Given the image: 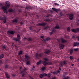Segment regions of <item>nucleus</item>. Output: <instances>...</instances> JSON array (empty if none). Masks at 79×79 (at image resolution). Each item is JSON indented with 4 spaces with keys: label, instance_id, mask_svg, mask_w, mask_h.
<instances>
[{
    "label": "nucleus",
    "instance_id": "obj_64",
    "mask_svg": "<svg viewBox=\"0 0 79 79\" xmlns=\"http://www.w3.org/2000/svg\"><path fill=\"white\" fill-rule=\"evenodd\" d=\"M78 60L79 61V58L78 59Z\"/></svg>",
    "mask_w": 79,
    "mask_h": 79
},
{
    "label": "nucleus",
    "instance_id": "obj_43",
    "mask_svg": "<svg viewBox=\"0 0 79 79\" xmlns=\"http://www.w3.org/2000/svg\"><path fill=\"white\" fill-rule=\"evenodd\" d=\"M46 40H50V38H46Z\"/></svg>",
    "mask_w": 79,
    "mask_h": 79
},
{
    "label": "nucleus",
    "instance_id": "obj_57",
    "mask_svg": "<svg viewBox=\"0 0 79 79\" xmlns=\"http://www.w3.org/2000/svg\"><path fill=\"white\" fill-rule=\"evenodd\" d=\"M49 15H47V17H49Z\"/></svg>",
    "mask_w": 79,
    "mask_h": 79
},
{
    "label": "nucleus",
    "instance_id": "obj_37",
    "mask_svg": "<svg viewBox=\"0 0 79 79\" xmlns=\"http://www.w3.org/2000/svg\"><path fill=\"white\" fill-rule=\"evenodd\" d=\"M44 60L46 61H48V59L46 58H45L44 59Z\"/></svg>",
    "mask_w": 79,
    "mask_h": 79
},
{
    "label": "nucleus",
    "instance_id": "obj_12",
    "mask_svg": "<svg viewBox=\"0 0 79 79\" xmlns=\"http://www.w3.org/2000/svg\"><path fill=\"white\" fill-rule=\"evenodd\" d=\"M63 66V63L62 62H60V67H59V70L61 71V66Z\"/></svg>",
    "mask_w": 79,
    "mask_h": 79
},
{
    "label": "nucleus",
    "instance_id": "obj_1",
    "mask_svg": "<svg viewBox=\"0 0 79 79\" xmlns=\"http://www.w3.org/2000/svg\"><path fill=\"white\" fill-rule=\"evenodd\" d=\"M5 6L2 7V8L3 9L4 13H7V10L6 9L10 6V3L8 1H6L5 2Z\"/></svg>",
    "mask_w": 79,
    "mask_h": 79
},
{
    "label": "nucleus",
    "instance_id": "obj_33",
    "mask_svg": "<svg viewBox=\"0 0 79 79\" xmlns=\"http://www.w3.org/2000/svg\"><path fill=\"white\" fill-rule=\"evenodd\" d=\"M47 76V77H50L51 76V74L49 73L48 74Z\"/></svg>",
    "mask_w": 79,
    "mask_h": 79
},
{
    "label": "nucleus",
    "instance_id": "obj_60",
    "mask_svg": "<svg viewBox=\"0 0 79 79\" xmlns=\"http://www.w3.org/2000/svg\"><path fill=\"white\" fill-rule=\"evenodd\" d=\"M22 67H20V69H22Z\"/></svg>",
    "mask_w": 79,
    "mask_h": 79
},
{
    "label": "nucleus",
    "instance_id": "obj_61",
    "mask_svg": "<svg viewBox=\"0 0 79 79\" xmlns=\"http://www.w3.org/2000/svg\"><path fill=\"white\" fill-rule=\"evenodd\" d=\"M78 40H79V37L78 38Z\"/></svg>",
    "mask_w": 79,
    "mask_h": 79
},
{
    "label": "nucleus",
    "instance_id": "obj_2",
    "mask_svg": "<svg viewBox=\"0 0 79 79\" xmlns=\"http://www.w3.org/2000/svg\"><path fill=\"white\" fill-rule=\"evenodd\" d=\"M19 6L17 5H15L14 6V10L12 9H10L8 10V11L10 13H16V10H15V9H16V8H18Z\"/></svg>",
    "mask_w": 79,
    "mask_h": 79
},
{
    "label": "nucleus",
    "instance_id": "obj_32",
    "mask_svg": "<svg viewBox=\"0 0 79 79\" xmlns=\"http://www.w3.org/2000/svg\"><path fill=\"white\" fill-rule=\"evenodd\" d=\"M40 78H42V77H44V75L42 74H41L40 75Z\"/></svg>",
    "mask_w": 79,
    "mask_h": 79
},
{
    "label": "nucleus",
    "instance_id": "obj_14",
    "mask_svg": "<svg viewBox=\"0 0 79 79\" xmlns=\"http://www.w3.org/2000/svg\"><path fill=\"white\" fill-rule=\"evenodd\" d=\"M69 19H71V20L73 19V15L72 14H70L69 15Z\"/></svg>",
    "mask_w": 79,
    "mask_h": 79
},
{
    "label": "nucleus",
    "instance_id": "obj_23",
    "mask_svg": "<svg viewBox=\"0 0 79 79\" xmlns=\"http://www.w3.org/2000/svg\"><path fill=\"white\" fill-rule=\"evenodd\" d=\"M41 62H42V60H40L39 62H37L36 63L37 65H39L40 64H41Z\"/></svg>",
    "mask_w": 79,
    "mask_h": 79
},
{
    "label": "nucleus",
    "instance_id": "obj_39",
    "mask_svg": "<svg viewBox=\"0 0 79 79\" xmlns=\"http://www.w3.org/2000/svg\"><path fill=\"white\" fill-rule=\"evenodd\" d=\"M69 77H65L64 78V79H69Z\"/></svg>",
    "mask_w": 79,
    "mask_h": 79
},
{
    "label": "nucleus",
    "instance_id": "obj_10",
    "mask_svg": "<svg viewBox=\"0 0 79 79\" xmlns=\"http://www.w3.org/2000/svg\"><path fill=\"white\" fill-rule=\"evenodd\" d=\"M0 20H2L3 21V22L4 23H6V18H5L3 17H1L0 18Z\"/></svg>",
    "mask_w": 79,
    "mask_h": 79
},
{
    "label": "nucleus",
    "instance_id": "obj_7",
    "mask_svg": "<svg viewBox=\"0 0 79 79\" xmlns=\"http://www.w3.org/2000/svg\"><path fill=\"white\" fill-rule=\"evenodd\" d=\"M17 37L18 39L16 38H13V40H16V41H18L19 40L21 39V37H20V35H17Z\"/></svg>",
    "mask_w": 79,
    "mask_h": 79
},
{
    "label": "nucleus",
    "instance_id": "obj_16",
    "mask_svg": "<svg viewBox=\"0 0 79 79\" xmlns=\"http://www.w3.org/2000/svg\"><path fill=\"white\" fill-rule=\"evenodd\" d=\"M64 44H60L59 47L60 48H61V49H63V48H64Z\"/></svg>",
    "mask_w": 79,
    "mask_h": 79
},
{
    "label": "nucleus",
    "instance_id": "obj_35",
    "mask_svg": "<svg viewBox=\"0 0 79 79\" xmlns=\"http://www.w3.org/2000/svg\"><path fill=\"white\" fill-rule=\"evenodd\" d=\"M46 21L48 22H50V21H51V19H47Z\"/></svg>",
    "mask_w": 79,
    "mask_h": 79
},
{
    "label": "nucleus",
    "instance_id": "obj_15",
    "mask_svg": "<svg viewBox=\"0 0 79 79\" xmlns=\"http://www.w3.org/2000/svg\"><path fill=\"white\" fill-rule=\"evenodd\" d=\"M42 62L43 63V64L44 66H46V65H47V64H48L47 62L45 61L44 60L42 61Z\"/></svg>",
    "mask_w": 79,
    "mask_h": 79
},
{
    "label": "nucleus",
    "instance_id": "obj_19",
    "mask_svg": "<svg viewBox=\"0 0 79 79\" xmlns=\"http://www.w3.org/2000/svg\"><path fill=\"white\" fill-rule=\"evenodd\" d=\"M50 52V50H48L47 49H46L45 53H46V54L48 55V53H49Z\"/></svg>",
    "mask_w": 79,
    "mask_h": 79
},
{
    "label": "nucleus",
    "instance_id": "obj_46",
    "mask_svg": "<svg viewBox=\"0 0 79 79\" xmlns=\"http://www.w3.org/2000/svg\"><path fill=\"white\" fill-rule=\"evenodd\" d=\"M34 69L33 68H32L31 70V71H34Z\"/></svg>",
    "mask_w": 79,
    "mask_h": 79
},
{
    "label": "nucleus",
    "instance_id": "obj_31",
    "mask_svg": "<svg viewBox=\"0 0 79 79\" xmlns=\"http://www.w3.org/2000/svg\"><path fill=\"white\" fill-rule=\"evenodd\" d=\"M74 51H78L79 50V48H74Z\"/></svg>",
    "mask_w": 79,
    "mask_h": 79
},
{
    "label": "nucleus",
    "instance_id": "obj_20",
    "mask_svg": "<svg viewBox=\"0 0 79 79\" xmlns=\"http://www.w3.org/2000/svg\"><path fill=\"white\" fill-rule=\"evenodd\" d=\"M60 71L59 70H58L57 72H52V73H53V74H57L58 73H59Z\"/></svg>",
    "mask_w": 79,
    "mask_h": 79
},
{
    "label": "nucleus",
    "instance_id": "obj_13",
    "mask_svg": "<svg viewBox=\"0 0 79 79\" xmlns=\"http://www.w3.org/2000/svg\"><path fill=\"white\" fill-rule=\"evenodd\" d=\"M46 24H47L46 23H40L38 24L39 26H44L46 25Z\"/></svg>",
    "mask_w": 79,
    "mask_h": 79
},
{
    "label": "nucleus",
    "instance_id": "obj_3",
    "mask_svg": "<svg viewBox=\"0 0 79 79\" xmlns=\"http://www.w3.org/2000/svg\"><path fill=\"white\" fill-rule=\"evenodd\" d=\"M59 29V26H58V24H56L55 27L54 28H53L52 29V32H50L49 34L50 35H52V34H53V32H55V31H56L55 29Z\"/></svg>",
    "mask_w": 79,
    "mask_h": 79
},
{
    "label": "nucleus",
    "instance_id": "obj_30",
    "mask_svg": "<svg viewBox=\"0 0 79 79\" xmlns=\"http://www.w3.org/2000/svg\"><path fill=\"white\" fill-rule=\"evenodd\" d=\"M67 31L68 32H70V31H71V30H70V28H69V27H68Z\"/></svg>",
    "mask_w": 79,
    "mask_h": 79
},
{
    "label": "nucleus",
    "instance_id": "obj_55",
    "mask_svg": "<svg viewBox=\"0 0 79 79\" xmlns=\"http://www.w3.org/2000/svg\"><path fill=\"white\" fill-rule=\"evenodd\" d=\"M5 68H8V66L7 65H6Z\"/></svg>",
    "mask_w": 79,
    "mask_h": 79
},
{
    "label": "nucleus",
    "instance_id": "obj_56",
    "mask_svg": "<svg viewBox=\"0 0 79 79\" xmlns=\"http://www.w3.org/2000/svg\"><path fill=\"white\" fill-rule=\"evenodd\" d=\"M2 6V4L1 3H0V6Z\"/></svg>",
    "mask_w": 79,
    "mask_h": 79
},
{
    "label": "nucleus",
    "instance_id": "obj_54",
    "mask_svg": "<svg viewBox=\"0 0 79 79\" xmlns=\"http://www.w3.org/2000/svg\"><path fill=\"white\" fill-rule=\"evenodd\" d=\"M19 12H21V10H19Z\"/></svg>",
    "mask_w": 79,
    "mask_h": 79
},
{
    "label": "nucleus",
    "instance_id": "obj_63",
    "mask_svg": "<svg viewBox=\"0 0 79 79\" xmlns=\"http://www.w3.org/2000/svg\"><path fill=\"white\" fill-rule=\"evenodd\" d=\"M50 64H52V63L50 62Z\"/></svg>",
    "mask_w": 79,
    "mask_h": 79
},
{
    "label": "nucleus",
    "instance_id": "obj_21",
    "mask_svg": "<svg viewBox=\"0 0 79 79\" xmlns=\"http://www.w3.org/2000/svg\"><path fill=\"white\" fill-rule=\"evenodd\" d=\"M79 45V42H75L74 43L73 45L74 47L75 46H77V45Z\"/></svg>",
    "mask_w": 79,
    "mask_h": 79
},
{
    "label": "nucleus",
    "instance_id": "obj_45",
    "mask_svg": "<svg viewBox=\"0 0 79 79\" xmlns=\"http://www.w3.org/2000/svg\"><path fill=\"white\" fill-rule=\"evenodd\" d=\"M48 28V27H45L44 28V29L45 30V29H47Z\"/></svg>",
    "mask_w": 79,
    "mask_h": 79
},
{
    "label": "nucleus",
    "instance_id": "obj_9",
    "mask_svg": "<svg viewBox=\"0 0 79 79\" xmlns=\"http://www.w3.org/2000/svg\"><path fill=\"white\" fill-rule=\"evenodd\" d=\"M72 31L73 32H79V28H77L76 30L72 29Z\"/></svg>",
    "mask_w": 79,
    "mask_h": 79
},
{
    "label": "nucleus",
    "instance_id": "obj_58",
    "mask_svg": "<svg viewBox=\"0 0 79 79\" xmlns=\"http://www.w3.org/2000/svg\"><path fill=\"white\" fill-rule=\"evenodd\" d=\"M12 76H15V74H13L12 75Z\"/></svg>",
    "mask_w": 79,
    "mask_h": 79
},
{
    "label": "nucleus",
    "instance_id": "obj_50",
    "mask_svg": "<svg viewBox=\"0 0 79 79\" xmlns=\"http://www.w3.org/2000/svg\"><path fill=\"white\" fill-rule=\"evenodd\" d=\"M60 15H61V16H63V14H62V13H60Z\"/></svg>",
    "mask_w": 79,
    "mask_h": 79
},
{
    "label": "nucleus",
    "instance_id": "obj_6",
    "mask_svg": "<svg viewBox=\"0 0 79 79\" xmlns=\"http://www.w3.org/2000/svg\"><path fill=\"white\" fill-rule=\"evenodd\" d=\"M57 40L59 42H60L61 40L62 43H65V42H66V40L63 39V38H61V39H57Z\"/></svg>",
    "mask_w": 79,
    "mask_h": 79
},
{
    "label": "nucleus",
    "instance_id": "obj_40",
    "mask_svg": "<svg viewBox=\"0 0 79 79\" xmlns=\"http://www.w3.org/2000/svg\"><path fill=\"white\" fill-rule=\"evenodd\" d=\"M29 6H27V7H26V10H29Z\"/></svg>",
    "mask_w": 79,
    "mask_h": 79
},
{
    "label": "nucleus",
    "instance_id": "obj_24",
    "mask_svg": "<svg viewBox=\"0 0 79 79\" xmlns=\"http://www.w3.org/2000/svg\"><path fill=\"white\" fill-rule=\"evenodd\" d=\"M2 48L4 50H7V49H8V48H6L5 45L2 46Z\"/></svg>",
    "mask_w": 79,
    "mask_h": 79
},
{
    "label": "nucleus",
    "instance_id": "obj_49",
    "mask_svg": "<svg viewBox=\"0 0 79 79\" xmlns=\"http://www.w3.org/2000/svg\"><path fill=\"white\" fill-rule=\"evenodd\" d=\"M29 29H30V30H32V27H29Z\"/></svg>",
    "mask_w": 79,
    "mask_h": 79
},
{
    "label": "nucleus",
    "instance_id": "obj_34",
    "mask_svg": "<svg viewBox=\"0 0 79 79\" xmlns=\"http://www.w3.org/2000/svg\"><path fill=\"white\" fill-rule=\"evenodd\" d=\"M60 62H62L63 63V64H66V61L65 60H64L63 62L62 61H61Z\"/></svg>",
    "mask_w": 79,
    "mask_h": 79
},
{
    "label": "nucleus",
    "instance_id": "obj_38",
    "mask_svg": "<svg viewBox=\"0 0 79 79\" xmlns=\"http://www.w3.org/2000/svg\"><path fill=\"white\" fill-rule=\"evenodd\" d=\"M43 76H46L47 75V74L46 73H44L43 74Z\"/></svg>",
    "mask_w": 79,
    "mask_h": 79
},
{
    "label": "nucleus",
    "instance_id": "obj_41",
    "mask_svg": "<svg viewBox=\"0 0 79 79\" xmlns=\"http://www.w3.org/2000/svg\"><path fill=\"white\" fill-rule=\"evenodd\" d=\"M29 77L30 78V79H33V78L32 77H31V76L30 75H29Z\"/></svg>",
    "mask_w": 79,
    "mask_h": 79
},
{
    "label": "nucleus",
    "instance_id": "obj_36",
    "mask_svg": "<svg viewBox=\"0 0 79 79\" xmlns=\"http://www.w3.org/2000/svg\"><path fill=\"white\" fill-rule=\"evenodd\" d=\"M70 58L71 60H73V56H70Z\"/></svg>",
    "mask_w": 79,
    "mask_h": 79
},
{
    "label": "nucleus",
    "instance_id": "obj_28",
    "mask_svg": "<svg viewBox=\"0 0 79 79\" xmlns=\"http://www.w3.org/2000/svg\"><path fill=\"white\" fill-rule=\"evenodd\" d=\"M4 57V55L3 54H2L1 55V56H0V59H2V58H3Z\"/></svg>",
    "mask_w": 79,
    "mask_h": 79
},
{
    "label": "nucleus",
    "instance_id": "obj_44",
    "mask_svg": "<svg viewBox=\"0 0 79 79\" xmlns=\"http://www.w3.org/2000/svg\"><path fill=\"white\" fill-rule=\"evenodd\" d=\"M15 49H16V50H18V47L16 46H15Z\"/></svg>",
    "mask_w": 79,
    "mask_h": 79
},
{
    "label": "nucleus",
    "instance_id": "obj_18",
    "mask_svg": "<svg viewBox=\"0 0 79 79\" xmlns=\"http://www.w3.org/2000/svg\"><path fill=\"white\" fill-rule=\"evenodd\" d=\"M42 55L41 54H40L39 55H38V54H37V53L36 55V56L37 58H39V57H42Z\"/></svg>",
    "mask_w": 79,
    "mask_h": 79
},
{
    "label": "nucleus",
    "instance_id": "obj_29",
    "mask_svg": "<svg viewBox=\"0 0 79 79\" xmlns=\"http://www.w3.org/2000/svg\"><path fill=\"white\" fill-rule=\"evenodd\" d=\"M28 41H32V39L31 38H29L27 39Z\"/></svg>",
    "mask_w": 79,
    "mask_h": 79
},
{
    "label": "nucleus",
    "instance_id": "obj_8",
    "mask_svg": "<svg viewBox=\"0 0 79 79\" xmlns=\"http://www.w3.org/2000/svg\"><path fill=\"white\" fill-rule=\"evenodd\" d=\"M15 34V31H7V34L8 35H10V34Z\"/></svg>",
    "mask_w": 79,
    "mask_h": 79
},
{
    "label": "nucleus",
    "instance_id": "obj_27",
    "mask_svg": "<svg viewBox=\"0 0 79 79\" xmlns=\"http://www.w3.org/2000/svg\"><path fill=\"white\" fill-rule=\"evenodd\" d=\"M46 68L45 67H43L42 68H41V69L42 70V71H44L45 70Z\"/></svg>",
    "mask_w": 79,
    "mask_h": 79
},
{
    "label": "nucleus",
    "instance_id": "obj_62",
    "mask_svg": "<svg viewBox=\"0 0 79 79\" xmlns=\"http://www.w3.org/2000/svg\"><path fill=\"white\" fill-rule=\"evenodd\" d=\"M72 66H74V64H72Z\"/></svg>",
    "mask_w": 79,
    "mask_h": 79
},
{
    "label": "nucleus",
    "instance_id": "obj_48",
    "mask_svg": "<svg viewBox=\"0 0 79 79\" xmlns=\"http://www.w3.org/2000/svg\"><path fill=\"white\" fill-rule=\"evenodd\" d=\"M72 38L73 39H74V38H75V36H74V35H73L72 36Z\"/></svg>",
    "mask_w": 79,
    "mask_h": 79
},
{
    "label": "nucleus",
    "instance_id": "obj_25",
    "mask_svg": "<svg viewBox=\"0 0 79 79\" xmlns=\"http://www.w3.org/2000/svg\"><path fill=\"white\" fill-rule=\"evenodd\" d=\"M70 54H72L73 53V49H72L70 50Z\"/></svg>",
    "mask_w": 79,
    "mask_h": 79
},
{
    "label": "nucleus",
    "instance_id": "obj_53",
    "mask_svg": "<svg viewBox=\"0 0 79 79\" xmlns=\"http://www.w3.org/2000/svg\"><path fill=\"white\" fill-rule=\"evenodd\" d=\"M0 63H2V60H0Z\"/></svg>",
    "mask_w": 79,
    "mask_h": 79
},
{
    "label": "nucleus",
    "instance_id": "obj_26",
    "mask_svg": "<svg viewBox=\"0 0 79 79\" xmlns=\"http://www.w3.org/2000/svg\"><path fill=\"white\" fill-rule=\"evenodd\" d=\"M23 54V51H20L19 53V55H22Z\"/></svg>",
    "mask_w": 79,
    "mask_h": 79
},
{
    "label": "nucleus",
    "instance_id": "obj_5",
    "mask_svg": "<svg viewBox=\"0 0 79 79\" xmlns=\"http://www.w3.org/2000/svg\"><path fill=\"white\" fill-rule=\"evenodd\" d=\"M26 68H25L21 72V73H22V75L23 77H24V75H25V73H26V74H27V73L26 72Z\"/></svg>",
    "mask_w": 79,
    "mask_h": 79
},
{
    "label": "nucleus",
    "instance_id": "obj_51",
    "mask_svg": "<svg viewBox=\"0 0 79 79\" xmlns=\"http://www.w3.org/2000/svg\"><path fill=\"white\" fill-rule=\"evenodd\" d=\"M41 38H44V36H41L40 37Z\"/></svg>",
    "mask_w": 79,
    "mask_h": 79
},
{
    "label": "nucleus",
    "instance_id": "obj_42",
    "mask_svg": "<svg viewBox=\"0 0 79 79\" xmlns=\"http://www.w3.org/2000/svg\"><path fill=\"white\" fill-rule=\"evenodd\" d=\"M55 5H57V6H59V4L56 3H55Z\"/></svg>",
    "mask_w": 79,
    "mask_h": 79
},
{
    "label": "nucleus",
    "instance_id": "obj_11",
    "mask_svg": "<svg viewBox=\"0 0 79 79\" xmlns=\"http://www.w3.org/2000/svg\"><path fill=\"white\" fill-rule=\"evenodd\" d=\"M5 75L7 79H10V75H8V73L7 72L5 73Z\"/></svg>",
    "mask_w": 79,
    "mask_h": 79
},
{
    "label": "nucleus",
    "instance_id": "obj_4",
    "mask_svg": "<svg viewBox=\"0 0 79 79\" xmlns=\"http://www.w3.org/2000/svg\"><path fill=\"white\" fill-rule=\"evenodd\" d=\"M30 57L27 56V55H25V60L27 62V64L28 65V64H30Z\"/></svg>",
    "mask_w": 79,
    "mask_h": 79
},
{
    "label": "nucleus",
    "instance_id": "obj_59",
    "mask_svg": "<svg viewBox=\"0 0 79 79\" xmlns=\"http://www.w3.org/2000/svg\"><path fill=\"white\" fill-rule=\"evenodd\" d=\"M21 24H23V22H21Z\"/></svg>",
    "mask_w": 79,
    "mask_h": 79
},
{
    "label": "nucleus",
    "instance_id": "obj_47",
    "mask_svg": "<svg viewBox=\"0 0 79 79\" xmlns=\"http://www.w3.org/2000/svg\"><path fill=\"white\" fill-rule=\"evenodd\" d=\"M56 79V77H53L52 78V79Z\"/></svg>",
    "mask_w": 79,
    "mask_h": 79
},
{
    "label": "nucleus",
    "instance_id": "obj_52",
    "mask_svg": "<svg viewBox=\"0 0 79 79\" xmlns=\"http://www.w3.org/2000/svg\"><path fill=\"white\" fill-rule=\"evenodd\" d=\"M33 68H34V69L35 68V66L34 65L33 66Z\"/></svg>",
    "mask_w": 79,
    "mask_h": 79
},
{
    "label": "nucleus",
    "instance_id": "obj_17",
    "mask_svg": "<svg viewBox=\"0 0 79 79\" xmlns=\"http://www.w3.org/2000/svg\"><path fill=\"white\" fill-rule=\"evenodd\" d=\"M18 21V18L15 19L14 20H13L12 21L13 23H17Z\"/></svg>",
    "mask_w": 79,
    "mask_h": 79
},
{
    "label": "nucleus",
    "instance_id": "obj_22",
    "mask_svg": "<svg viewBox=\"0 0 79 79\" xmlns=\"http://www.w3.org/2000/svg\"><path fill=\"white\" fill-rule=\"evenodd\" d=\"M52 10H53L54 11H56V12H58L59 11V10H58V9H56L55 8H52Z\"/></svg>",
    "mask_w": 79,
    "mask_h": 79
}]
</instances>
